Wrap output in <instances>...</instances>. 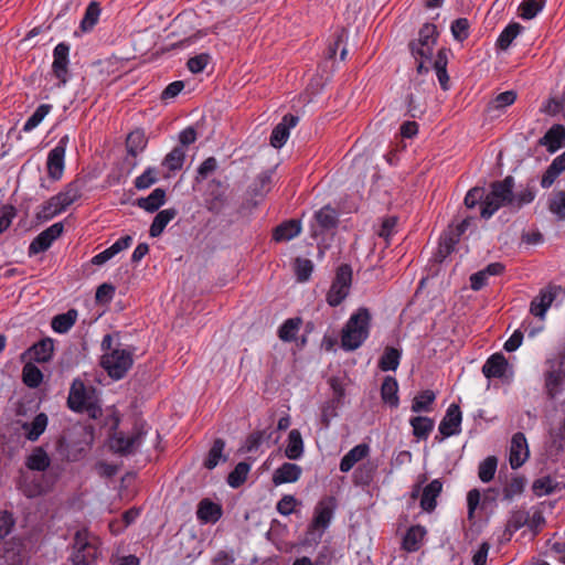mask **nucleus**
I'll list each match as a JSON object with an SVG mask.
<instances>
[{"label":"nucleus","instance_id":"0e129e2a","mask_svg":"<svg viewBox=\"0 0 565 565\" xmlns=\"http://www.w3.org/2000/svg\"><path fill=\"white\" fill-rule=\"evenodd\" d=\"M451 33L458 41H463L468 38L469 22L467 19L460 18L451 23Z\"/></svg>","mask_w":565,"mask_h":565},{"label":"nucleus","instance_id":"7ed1b4c3","mask_svg":"<svg viewBox=\"0 0 565 565\" xmlns=\"http://www.w3.org/2000/svg\"><path fill=\"white\" fill-rule=\"evenodd\" d=\"M437 41V29L434 24H425L419 30L417 41L411 43L412 54L417 61L418 73L428 72L434 62L433 53Z\"/></svg>","mask_w":565,"mask_h":565},{"label":"nucleus","instance_id":"0eeeda50","mask_svg":"<svg viewBox=\"0 0 565 565\" xmlns=\"http://www.w3.org/2000/svg\"><path fill=\"white\" fill-rule=\"evenodd\" d=\"M102 365L110 377L122 379L132 365L130 352L125 349H114L102 358Z\"/></svg>","mask_w":565,"mask_h":565},{"label":"nucleus","instance_id":"864d4df0","mask_svg":"<svg viewBox=\"0 0 565 565\" xmlns=\"http://www.w3.org/2000/svg\"><path fill=\"white\" fill-rule=\"evenodd\" d=\"M524 525H527V512L522 510L512 511L507 522L505 531L512 535Z\"/></svg>","mask_w":565,"mask_h":565},{"label":"nucleus","instance_id":"13d9d810","mask_svg":"<svg viewBox=\"0 0 565 565\" xmlns=\"http://www.w3.org/2000/svg\"><path fill=\"white\" fill-rule=\"evenodd\" d=\"M550 211L559 220H565V192L558 191L550 199Z\"/></svg>","mask_w":565,"mask_h":565},{"label":"nucleus","instance_id":"e433bc0d","mask_svg":"<svg viewBox=\"0 0 565 565\" xmlns=\"http://www.w3.org/2000/svg\"><path fill=\"white\" fill-rule=\"evenodd\" d=\"M402 351L396 348H386L379 361L382 371H395L401 362Z\"/></svg>","mask_w":565,"mask_h":565},{"label":"nucleus","instance_id":"8fccbe9b","mask_svg":"<svg viewBox=\"0 0 565 565\" xmlns=\"http://www.w3.org/2000/svg\"><path fill=\"white\" fill-rule=\"evenodd\" d=\"M468 225L469 221L463 220L456 226L455 233L451 232L443 235L440 246L445 248L446 253H450L459 237L466 232Z\"/></svg>","mask_w":565,"mask_h":565},{"label":"nucleus","instance_id":"ddd939ff","mask_svg":"<svg viewBox=\"0 0 565 565\" xmlns=\"http://www.w3.org/2000/svg\"><path fill=\"white\" fill-rule=\"evenodd\" d=\"M562 287L557 285H548L543 288L540 294L531 301L530 311L533 316L544 319L548 308L557 298Z\"/></svg>","mask_w":565,"mask_h":565},{"label":"nucleus","instance_id":"f3484780","mask_svg":"<svg viewBox=\"0 0 565 565\" xmlns=\"http://www.w3.org/2000/svg\"><path fill=\"white\" fill-rule=\"evenodd\" d=\"M530 451L525 436L522 433L513 435L510 445L509 462L512 469L520 468L529 458Z\"/></svg>","mask_w":565,"mask_h":565},{"label":"nucleus","instance_id":"9d476101","mask_svg":"<svg viewBox=\"0 0 565 565\" xmlns=\"http://www.w3.org/2000/svg\"><path fill=\"white\" fill-rule=\"evenodd\" d=\"M337 224V211L330 205H326L315 213L310 223V235L317 239L323 233L333 230Z\"/></svg>","mask_w":565,"mask_h":565},{"label":"nucleus","instance_id":"052dcab7","mask_svg":"<svg viewBox=\"0 0 565 565\" xmlns=\"http://www.w3.org/2000/svg\"><path fill=\"white\" fill-rule=\"evenodd\" d=\"M157 181V171L153 168H148L143 173L135 180V186L138 190L150 188Z\"/></svg>","mask_w":565,"mask_h":565},{"label":"nucleus","instance_id":"6e6552de","mask_svg":"<svg viewBox=\"0 0 565 565\" xmlns=\"http://www.w3.org/2000/svg\"><path fill=\"white\" fill-rule=\"evenodd\" d=\"M352 281V270L350 266L343 265L337 270L335 277L327 294V302L331 307L339 306L349 295Z\"/></svg>","mask_w":565,"mask_h":565},{"label":"nucleus","instance_id":"72a5a7b5","mask_svg":"<svg viewBox=\"0 0 565 565\" xmlns=\"http://www.w3.org/2000/svg\"><path fill=\"white\" fill-rule=\"evenodd\" d=\"M434 67L438 82L444 90L448 89L449 76L447 74V54L444 50H439L434 62L430 64Z\"/></svg>","mask_w":565,"mask_h":565},{"label":"nucleus","instance_id":"f257e3e1","mask_svg":"<svg viewBox=\"0 0 565 565\" xmlns=\"http://www.w3.org/2000/svg\"><path fill=\"white\" fill-rule=\"evenodd\" d=\"M67 405L73 412L86 413L94 419L103 414L96 388L92 385H85L78 379L74 380L71 385Z\"/></svg>","mask_w":565,"mask_h":565},{"label":"nucleus","instance_id":"bf43d9fd","mask_svg":"<svg viewBox=\"0 0 565 565\" xmlns=\"http://www.w3.org/2000/svg\"><path fill=\"white\" fill-rule=\"evenodd\" d=\"M313 271V264L307 258H297L295 262V273L297 280L305 282L307 281Z\"/></svg>","mask_w":565,"mask_h":565},{"label":"nucleus","instance_id":"774afa93","mask_svg":"<svg viewBox=\"0 0 565 565\" xmlns=\"http://www.w3.org/2000/svg\"><path fill=\"white\" fill-rule=\"evenodd\" d=\"M297 500L294 495H284L277 503V511L285 516L290 515L296 508Z\"/></svg>","mask_w":565,"mask_h":565},{"label":"nucleus","instance_id":"a878e982","mask_svg":"<svg viewBox=\"0 0 565 565\" xmlns=\"http://www.w3.org/2000/svg\"><path fill=\"white\" fill-rule=\"evenodd\" d=\"M381 398L392 408H396L399 405L398 383L395 377L390 375L384 377L381 385Z\"/></svg>","mask_w":565,"mask_h":565},{"label":"nucleus","instance_id":"a18cd8bd","mask_svg":"<svg viewBox=\"0 0 565 565\" xmlns=\"http://www.w3.org/2000/svg\"><path fill=\"white\" fill-rule=\"evenodd\" d=\"M185 160V150L182 147H175L163 159V167L169 171L180 170Z\"/></svg>","mask_w":565,"mask_h":565},{"label":"nucleus","instance_id":"338daca9","mask_svg":"<svg viewBox=\"0 0 565 565\" xmlns=\"http://www.w3.org/2000/svg\"><path fill=\"white\" fill-rule=\"evenodd\" d=\"M209 61H210V55L206 53H201L199 55L191 57L188 61V68L190 70V72H192L194 74L200 73L206 67V65L209 64Z\"/></svg>","mask_w":565,"mask_h":565},{"label":"nucleus","instance_id":"1a4fd4ad","mask_svg":"<svg viewBox=\"0 0 565 565\" xmlns=\"http://www.w3.org/2000/svg\"><path fill=\"white\" fill-rule=\"evenodd\" d=\"M70 142V136H62L56 145L49 151L46 159L47 175L53 181L63 177L65 169V153Z\"/></svg>","mask_w":565,"mask_h":565},{"label":"nucleus","instance_id":"4c0bfd02","mask_svg":"<svg viewBox=\"0 0 565 565\" xmlns=\"http://www.w3.org/2000/svg\"><path fill=\"white\" fill-rule=\"evenodd\" d=\"M252 465L247 462H238L227 477V483L231 488L241 487L247 479Z\"/></svg>","mask_w":565,"mask_h":565},{"label":"nucleus","instance_id":"c9c22d12","mask_svg":"<svg viewBox=\"0 0 565 565\" xmlns=\"http://www.w3.org/2000/svg\"><path fill=\"white\" fill-rule=\"evenodd\" d=\"M166 192L157 188L147 198L139 200L138 205L147 212H154L164 204Z\"/></svg>","mask_w":565,"mask_h":565},{"label":"nucleus","instance_id":"2f4dec72","mask_svg":"<svg viewBox=\"0 0 565 565\" xmlns=\"http://www.w3.org/2000/svg\"><path fill=\"white\" fill-rule=\"evenodd\" d=\"M77 311L70 309L68 311L57 315L52 319V329L60 334L66 333L77 320Z\"/></svg>","mask_w":565,"mask_h":565},{"label":"nucleus","instance_id":"5fc2aeb1","mask_svg":"<svg viewBox=\"0 0 565 565\" xmlns=\"http://www.w3.org/2000/svg\"><path fill=\"white\" fill-rule=\"evenodd\" d=\"M534 199L535 191L529 186L520 190L516 193L512 191L510 207L520 209L526 204H530Z\"/></svg>","mask_w":565,"mask_h":565},{"label":"nucleus","instance_id":"37998d69","mask_svg":"<svg viewBox=\"0 0 565 565\" xmlns=\"http://www.w3.org/2000/svg\"><path fill=\"white\" fill-rule=\"evenodd\" d=\"M301 319L300 318H290L287 319L278 330V337L280 340L285 342L294 341L298 334L300 329Z\"/></svg>","mask_w":565,"mask_h":565},{"label":"nucleus","instance_id":"79ce46f5","mask_svg":"<svg viewBox=\"0 0 565 565\" xmlns=\"http://www.w3.org/2000/svg\"><path fill=\"white\" fill-rule=\"evenodd\" d=\"M225 448V443L222 439H216L211 447L207 457L205 459L204 466L212 470L214 469L221 461H225L226 457L223 455Z\"/></svg>","mask_w":565,"mask_h":565},{"label":"nucleus","instance_id":"603ef678","mask_svg":"<svg viewBox=\"0 0 565 565\" xmlns=\"http://www.w3.org/2000/svg\"><path fill=\"white\" fill-rule=\"evenodd\" d=\"M497 467H498L497 458L493 456L487 457L479 465V469H478L479 479L482 482H490L495 475Z\"/></svg>","mask_w":565,"mask_h":565},{"label":"nucleus","instance_id":"c756f323","mask_svg":"<svg viewBox=\"0 0 565 565\" xmlns=\"http://www.w3.org/2000/svg\"><path fill=\"white\" fill-rule=\"evenodd\" d=\"M303 450L305 446L300 431L297 429L290 430L285 448V456L290 460H298L303 456Z\"/></svg>","mask_w":565,"mask_h":565},{"label":"nucleus","instance_id":"39448f33","mask_svg":"<svg viewBox=\"0 0 565 565\" xmlns=\"http://www.w3.org/2000/svg\"><path fill=\"white\" fill-rule=\"evenodd\" d=\"M100 555L99 539L83 529L75 533L70 559L73 565H90Z\"/></svg>","mask_w":565,"mask_h":565},{"label":"nucleus","instance_id":"aec40b11","mask_svg":"<svg viewBox=\"0 0 565 565\" xmlns=\"http://www.w3.org/2000/svg\"><path fill=\"white\" fill-rule=\"evenodd\" d=\"M299 118L291 114L285 115L281 121L273 129L270 135V145L274 148H281L288 140L290 129L296 127Z\"/></svg>","mask_w":565,"mask_h":565},{"label":"nucleus","instance_id":"4be33fe9","mask_svg":"<svg viewBox=\"0 0 565 565\" xmlns=\"http://www.w3.org/2000/svg\"><path fill=\"white\" fill-rule=\"evenodd\" d=\"M302 473L300 466L291 462H284L273 473V483L280 486L284 483H294L299 480Z\"/></svg>","mask_w":565,"mask_h":565},{"label":"nucleus","instance_id":"a211bd4d","mask_svg":"<svg viewBox=\"0 0 565 565\" xmlns=\"http://www.w3.org/2000/svg\"><path fill=\"white\" fill-rule=\"evenodd\" d=\"M462 414L458 405L451 404L439 424V433L444 437L458 435L461 431Z\"/></svg>","mask_w":565,"mask_h":565},{"label":"nucleus","instance_id":"f03ea898","mask_svg":"<svg viewBox=\"0 0 565 565\" xmlns=\"http://www.w3.org/2000/svg\"><path fill=\"white\" fill-rule=\"evenodd\" d=\"M370 322L371 315L366 308H360L352 313L342 330V349L345 351L359 349L370 334Z\"/></svg>","mask_w":565,"mask_h":565},{"label":"nucleus","instance_id":"5701e85b","mask_svg":"<svg viewBox=\"0 0 565 565\" xmlns=\"http://www.w3.org/2000/svg\"><path fill=\"white\" fill-rule=\"evenodd\" d=\"M222 516V508L220 504L203 499L198 507L196 518L201 523H216Z\"/></svg>","mask_w":565,"mask_h":565},{"label":"nucleus","instance_id":"a19ab883","mask_svg":"<svg viewBox=\"0 0 565 565\" xmlns=\"http://www.w3.org/2000/svg\"><path fill=\"white\" fill-rule=\"evenodd\" d=\"M22 379H23V383L26 386H29L31 388H35V387L40 386V384L42 383L43 373L41 372V370L38 366H35L33 363H31L29 361L23 366Z\"/></svg>","mask_w":565,"mask_h":565},{"label":"nucleus","instance_id":"473e14b6","mask_svg":"<svg viewBox=\"0 0 565 565\" xmlns=\"http://www.w3.org/2000/svg\"><path fill=\"white\" fill-rule=\"evenodd\" d=\"M301 232V223L296 220L285 222L276 227L274 238L277 242L290 241L298 236Z\"/></svg>","mask_w":565,"mask_h":565},{"label":"nucleus","instance_id":"e2e57ef3","mask_svg":"<svg viewBox=\"0 0 565 565\" xmlns=\"http://www.w3.org/2000/svg\"><path fill=\"white\" fill-rule=\"evenodd\" d=\"M263 441H264V433L255 431L246 438L241 450H242V452L257 451L259 449V447L262 446Z\"/></svg>","mask_w":565,"mask_h":565},{"label":"nucleus","instance_id":"2eb2a0df","mask_svg":"<svg viewBox=\"0 0 565 565\" xmlns=\"http://www.w3.org/2000/svg\"><path fill=\"white\" fill-rule=\"evenodd\" d=\"M64 226L61 222L54 223L42 233H40L30 244V254H39L51 247L53 242L63 233Z\"/></svg>","mask_w":565,"mask_h":565},{"label":"nucleus","instance_id":"6e6d98bb","mask_svg":"<svg viewBox=\"0 0 565 565\" xmlns=\"http://www.w3.org/2000/svg\"><path fill=\"white\" fill-rule=\"evenodd\" d=\"M543 9V3L537 0H523L519 7L520 17L525 20H531L539 14Z\"/></svg>","mask_w":565,"mask_h":565},{"label":"nucleus","instance_id":"c85d7f7f","mask_svg":"<svg viewBox=\"0 0 565 565\" xmlns=\"http://www.w3.org/2000/svg\"><path fill=\"white\" fill-rule=\"evenodd\" d=\"M47 416L44 413L38 414L32 422L24 423L22 429L26 439L35 441L45 431L47 427Z\"/></svg>","mask_w":565,"mask_h":565},{"label":"nucleus","instance_id":"c03bdc74","mask_svg":"<svg viewBox=\"0 0 565 565\" xmlns=\"http://www.w3.org/2000/svg\"><path fill=\"white\" fill-rule=\"evenodd\" d=\"M435 398L436 395L430 390H426L419 393L413 399L412 411L414 413L429 412L431 409L433 403L435 402Z\"/></svg>","mask_w":565,"mask_h":565},{"label":"nucleus","instance_id":"3c124183","mask_svg":"<svg viewBox=\"0 0 565 565\" xmlns=\"http://www.w3.org/2000/svg\"><path fill=\"white\" fill-rule=\"evenodd\" d=\"M146 138L142 131L135 130L130 132L126 140L127 150L131 156H137L146 147Z\"/></svg>","mask_w":565,"mask_h":565},{"label":"nucleus","instance_id":"6ab92c4d","mask_svg":"<svg viewBox=\"0 0 565 565\" xmlns=\"http://www.w3.org/2000/svg\"><path fill=\"white\" fill-rule=\"evenodd\" d=\"M482 373L488 379H508L512 375L507 359L498 353L487 360L482 366Z\"/></svg>","mask_w":565,"mask_h":565},{"label":"nucleus","instance_id":"4468645a","mask_svg":"<svg viewBox=\"0 0 565 565\" xmlns=\"http://www.w3.org/2000/svg\"><path fill=\"white\" fill-rule=\"evenodd\" d=\"M68 53L70 45L61 42L53 50L52 71L61 85L68 81Z\"/></svg>","mask_w":565,"mask_h":565},{"label":"nucleus","instance_id":"b1692460","mask_svg":"<svg viewBox=\"0 0 565 565\" xmlns=\"http://www.w3.org/2000/svg\"><path fill=\"white\" fill-rule=\"evenodd\" d=\"M370 454V447L366 444H359L349 450L340 461V470L342 472H349L355 463L367 457Z\"/></svg>","mask_w":565,"mask_h":565},{"label":"nucleus","instance_id":"69168bd1","mask_svg":"<svg viewBox=\"0 0 565 565\" xmlns=\"http://www.w3.org/2000/svg\"><path fill=\"white\" fill-rule=\"evenodd\" d=\"M397 218L395 216H390L383 220L381 227L377 232L380 237H383L386 242L394 235L396 232Z\"/></svg>","mask_w":565,"mask_h":565},{"label":"nucleus","instance_id":"f8f14e48","mask_svg":"<svg viewBox=\"0 0 565 565\" xmlns=\"http://www.w3.org/2000/svg\"><path fill=\"white\" fill-rule=\"evenodd\" d=\"M145 435L140 430L125 435L116 434L109 441L110 449L120 455L134 454L143 443Z\"/></svg>","mask_w":565,"mask_h":565},{"label":"nucleus","instance_id":"7c9ffc66","mask_svg":"<svg viewBox=\"0 0 565 565\" xmlns=\"http://www.w3.org/2000/svg\"><path fill=\"white\" fill-rule=\"evenodd\" d=\"M174 209H166L157 213L149 230L151 237H158L162 234L166 226L175 217Z\"/></svg>","mask_w":565,"mask_h":565},{"label":"nucleus","instance_id":"dca6fc26","mask_svg":"<svg viewBox=\"0 0 565 565\" xmlns=\"http://www.w3.org/2000/svg\"><path fill=\"white\" fill-rule=\"evenodd\" d=\"M334 508L335 504L333 498H327L318 502L315 508L311 527L320 532L327 530L333 518Z\"/></svg>","mask_w":565,"mask_h":565},{"label":"nucleus","instance_id":"58836bf2","mask_svg":"<svg viewBox=\"0 0 565 565\" xmlns=\"http://www.w3.org/2000/svg\"><path fill=\"white\" fill-rule=\"evenodd\" d=\"M525 488V480L522 477H513L502 489V500L512 502L520 497Z\"/></svg>","mask_w":565,"mask_h":565},{"label":"nucleus","instance_id":"ea45409f","mask_svg":"<svg viewBox=\"0 0 565 565\" xmlns=\"http://www.w3.org/2000/svg\"><path fill=\"white\" fill-rule=\"evenodd\" d=\"M50 458L42 448L34 449L26 459L30 470L44 471L50 466Z\"/></svg>","mask_w":565,"mask_h":565},{"label":"nucleus","instance_id":"9b49d317","mask_svg":"<svg viewBox=\"0 0 565 565\" xmlns=\"http://www.w3.org/2000/svg\"><path fill=\"white\" fill-rule=\"evenodd\" d=\"M547 370L545 371V388L551 398L556 397L565 382V370L556 359L546 360Z\"/></svg>","mask_w":565,"mask_h":565},{"label":"nucleus","instance_id":"4d7b16f0","mask_svg":"<svg viewBox=\"0 0 565 565\" xmlns=\"http://www.w3.org/2000/svg\"><path fill=\"white\" fill-rule=\"evenodd\" d=\"M521 25L518 23L509 24L500 34L498 45L500 49L505 50L510 46L512 41L520 34Z\"/></svg>","mask_w":565,"mask_h":565},{"label":"nucleus","instance_id":"20e7f679","mask_svg":"<svg viewBox=\"0 0 565 565\" xmlns=\"http://www.w3.org/2000/svg\"><path fill=\"white\" fill-rule=\"evenodd\" d=\"M513 188L514 179L510 175L504 178L502 181L493 182L490 185L489 192H484V200L482 201V210H480V215L488 220L500 207H510Z\"/></svg>","mask_w":565,"mask_h":565},{"label":"nucleus","instance_id":"de8ad7c7","mask_svg":"<svg viewBox=\"0 0 565 565\" xmlns=\"http://www.w3.org/2000/svg\"><path fill=\"white\" fill-rule=\"evenodd\" d=\"M557 487L558 482L554 478L545 476L533 482V492L537 497H544L554 493Z\"/></svg>","mask_w":565,"mask_h":565},{"label":"nucleus","instance_id":"49530a36","mask_svg":"<svg viewBox=\"0 0 565 565\" xmlns=\"http://www.w3.org/2000/svg\"><path fill=\"white\" fill-rule=\"evenodd\" d=\"M52 106L49 104H41L38 106V108L34 110V113L26 119V121L23 125V131L29 132L35 129L43 119L49 115L51 111Z\"/></svg>","mask_w":565,"mask_h":565},{"label":"nucleus","instance_id":"cd10ccee","mask_svg":"<svg viewBox=\"0 0 565 565\" xmlns=\"http://www.w3.org/2000/svg\"><path fill=\"white\" fill-rule=\"evenodd\" d=\"M443 490V483L439 479L429 482L423 490L420 498V507L427 512H431L436 508V499Z\"/></svg>","mask_w":565,"mask_h":565},{"label":"nucleus","instance_id":"bb28decb","mask_svg":"<svg viewBox=\"0 0 565 565\" xmlns=\"http://www.w3.org/2000/svg\"><path fill=\"white\" fill-rule=\"evenodd\" d=\"M427 532L426 529L420 525L411 526L402 542V546L407 552H416L420 548Z\"/></svg>","mask_w":565,"mask_h":565},{"label":"nucleus","instance_id":"09e8293b","mask_svg":"<svg viewBox=\"0 0 565 565\" xmlns=\"http://www.w3.org/2000/svg\"><path fill=\"white\" fill-rule=\"evenodd\" d=\"M409 423L413 428V433L417 438H427L434 428V422L424 416L414 417Z\"/></svg>","mask_w":565,"mask_h":565},{"label":"nucleus","instance_id":"412c9836","mask_svg":"<svg viewBox=\"0 0 565 565\" xmlns=\"http://www.w3.org/2000/svg\"><path fill=\"white\" fill-rule=\"evenodd\" d=\"M54 351V342L50 338H45L34 343L29 350L22 354V359L29 358L30 362L35 361L45 363L52 359Z\"/></svg>","mask_w":565,"mask_h":565},{"label":"nucleus","instance_id":"f704fd0d","mask_svg":"<svg viewBox=\"0 0 565 565\" xmlns=\"http://www.w3.org/2000/svg\"><path fill=\"white\" fill-rule=\"evenodd\" d=\"M102 13V8L99 2L92 1L86 10L85 14L81 21V29L83 32H89L94 29V26L97 24L99 17Z\"/></svg>","mask_w":565,"mask_h":565},{"label":"nucleus","instance_id":"423d86ee","mask_svg":"<svg viewBox=\"0 0 565 565\" xmlns=\"http://www.w3.org/2000/svg\"><path fill=\"white\" fill-rule=\"evenodd\" d=\"M82 195V184L75 180L67 183L62 191L45 202L39 212V217L51 220L62 212L66 211Z\"/></svg>","mask_w":565,"mask_h":565},{"label":"nucleus","instance_id":"680f3d73","mask_svg":"<svg viewBox=\"0 0 565 565\" xmlns=\"http://www.w3.org/2000/svg\"><path fill=\"white\" fill-rule=\"evenodd\" d=\"M484 200V189L482 188H472L470 189L465 196V205L468 209H473L478 204L482 209V201Z\"/></svg>","mask_w":565,"mask_h":565},{"label":"nucleus","instance_id":"393cba45","mask_svg":"<svg viewBox=\"0 0 565 565\" xmlns=\"http://www.w3.org/2000/svg\"><path fill=\"white\" fill-rule=\"evenodd\" d=\"M565 140V128L562 125L552 126L541 138L540 143L545 146L550 152L562 148Z\"/></svg>","mask_w":565,"mask_h":565}]
</instances>
